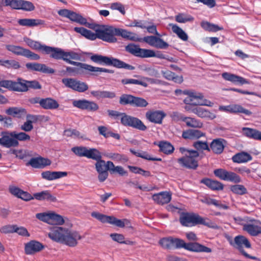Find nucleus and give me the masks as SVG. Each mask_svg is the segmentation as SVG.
I'll return each mask as SVG.
<instances>
[{
    "label": "nucleus",
    "instance_id": "f257e3e1",
    "mask_svg": "<svg viewBox=\"0 0 261 261\" xmlns=\"http://www.w3.org/2000/svg\"><path fill=\"white\" fill-rule=\"evenodd\" d=\"M48 236L55 242L71 247L76 246L79 241L82 239L81 234L77 231L63 227L50 228Z\"/></svg>",
    "mask_w": 261,
    "mask_h": 261
},
{
    "label": "nucleus",
    "instance_id": "f03ea898",
    "mask_svg": "<svg viewBox=\"0 0 261 261\" xmlns=\"http://www.w3.org/2000/svg\"><path fill=\"white\" fill-rule=\"evenodd\" d=\"M159 243L163 248L170 250L183 248L194 252H212L211 248L198 243L187 244L181 239L171 237L162 238L160 240Z\"/></svg>",
    "mask_w": 261,
    "mask_h": 261
},
{
    "label": "nucleus",
    "instance_id": "7ed1b4c3",
    "mask_svg": "<svg viewBox=\"0 0 261 261\" xmlns=\"http://www.w3.org/2000/svg\"><path fill=\"white\" fill-rule=\"evenodd\" d=\"M81 59V55L77 53H75L74 51H65L64 53V58L63 60L66 61V62L75 66H80L82 68H85V70L94 72H107V73H113V72L112 70L109 69L93 67L91 65L82 63L80 62H77L72 61L71 60H79Z\"/></svg>",
    "mask_w": 261,
    "mask_h": 261
},
{
    "label": "nucleus",
    "instance_id": "20e7f679",
    "mask_svg": "<svg viewBox=\"0 0 261 261\" xmlns=\"http://www.w3.org/2000/svg\"><path fill=\"white\" fill-rule=\"evenodd\" d=\"M179 151L184 155L177 160V162L181 167L189 169H196L198 167L199 154L197 151L188 150L184 147L179 148Z\"/></svg>",
    "mask_w": 261,
    "mask_h": 261
},
{
    "label": "nucleus",
    "instance_id": "39448f33",
    "mask_svg": "<svg viewBox=\"0 0 261 261\" xmlns=\"http://www.w3.org/2000/svg\"><path fill=\"white\" fill-rule=\"evenodd\" d=\"M125 50L131 54L138 57L145 58L156 57L165 59V55L160 51L155 52L153 50L141 48L139 46L130 44L125 47Z\"/></svg>",
    "mask_w": 261,
    "mask_h": 261
},
{
    "label": "nucleus",
    "instance_id": "423d86ee",
    "mask_svg": "<svg viewBox=\"0 0 261 261\" xmlns=\"http://www.w3.org/2000/svg\"><path fill=\"white\" fill-rule=\"evenodd\" d=\"M90 58L91 60L95 63H103L107 65H112L117 68H123L131 70L135 69L134 66L113 57L95 55L92 56Z\"/></svg>",
    "mask_w": 261,
    "mask_h": 261
},
{
    "label": "nucleus",
    "instance_id": "0eeeda50",
    "mask_svg": "<svg viewBox=\"0 0 261 261\" xmlns=\"http://www.w3.org/2000/svg\"><path fill=\"white\" fill-rule=\"evenodd\" d=\"M97 33V38L110 43L117 41L116 28L112 26L102 25L95 30Z\"/></svg>",
    "mask_w": 261,
    "mask_h": 261
},
{
    "label": "nucleus",
    "instance_id": "6e6552de",
    "mask_svg": "<svg viewBox=\"0 0 261 261\" xmlns=\"http://www.w3.org/2000/svg\"><path fill=\"white\" fill-rule=\"evenodd\" d=\"M5 46L7 50L11 52L14 55L22 56L32 60H38L40 59V56L20 46L14 45L13 44H7Z\"/></svg>",
    "mask_w": 261,
    "mask_h": 261
},
{
    "label": "nucleus",
    "instance_id": "1a4fd4ad",
    "mask_svg": "<svg viewBox=\"0 0 261 261\" xmlns=\"http://www.w3.org/2000/svg\"><path fill=\"white\" fill-rule=\"evenodd\" d=\"M0 145L6 148L17 147L19 142L15 139L14 131H3L1 133Z\"/></svg>",
    "mask_w": 261,
    "mask_h": 261
},
{
    "label": "nucleus",
    "instance_id": "9d476101",
    "mask_svg": "<svg viewBox=\"0 0 261 261\" xmlns=\"http://www.w3.org/2000/svg\"><path fill=\"white\" fill-rule=\"evenodd\" d=\"M231 244L236 248L239 249L242 253L246 257L251 258L252 259H256V257L255 256H252L244 251L243 247H245L247 248L251 247V244L249 242L248 240L243 236H238L234 238V242L231 243Z\"/></svg>",
    "mask_w": 261,
    "mask_h": 261
},
{
    "label": "nucleus",
    "instance_id": "9b49d317",
    "mask_svg": "<svg viewBox=\"0 0 261 261\" xmlns=\"http://www.w3.org/2000/svg\"><path fill=\"white\" fill-rule=\"evenodd\" d=\"M62 82L66 87L79 92H84L88 89V85L86 83L74 79H63Z\"/></svg>",
    "mask_w": 261,
    "mask_h": 261
},
{
    "label": "nucleus",
    "instance_id": "f8f14e48",
    "mask_svg": "<svg viewBox=\"0 0 261 261\" xmlns=\"http://www.w3.org/2000/svg\"><path fill=\"white\" fill-rule=\"evenodd\" d=\"M121 122L125 126H129L141 130H145L146 126L139 119L131 117L123 113L121 117Z\"/></svg>",
    "mask_w": 261,
    "mask_h": 261
},
{
    "label": "nucleus",
    "instance_id": "ddd939ff",
    "mask_svg": "<svg viewBox=\"0 0 261 261\" xmlns=\"http://www.w3.org/2000/svg\"><path fill=\"white\" fill-rule=\"evenodd\" d=\"M243 230L252 236L261 234V222L256 220L251 219L243 225Z\"/></svg>",
    "mask_w": 261,
    "mask_h": 261
},
{
    "label": "nucleus",
    "instance_id": "4468645a",
    "mask_svg": "<svg viewBox=\"0 0 261 261\" xmlns=\"http://www.w3.org/2000/svg\"><path fill=\"white\" fill-rule=\"evenodd\" d=\"M219 110L230 113H243L247 116L252 114V112L243 108L241 105L238 104L230 105L228 106H220Z\"/></svg>",
    "mask_w": 261,
    "mask_h": 261
},
{
    "label": "nucleus",
    "instance_id": "2eb2a0df",
    "mask_svg": "<svg viewBox=\"0 0 261 261\" xmlns=\"http://www.w3.org/2000/svg\"><path fill=\"white\" fill-rule=\"evenodd\" d=\"M72 104L75 107L91 112L96 111L99 109L98 105L95 102L86 99L74 100Z\"/></svg>",
    "mask_w": 261,
    "mask_h": 261
},
{
    "label": "nucleus",
    "instance_id": "dca6fc26",
    "mask_svg": "<svg viewBox=\"0 0 261 261\" xmlns=\"http://www.w3.org/2000/svg\"><path fill=\"white\" fill-rule=\"evenodd\" d=\"M146 118L150 122L156 124H161L166 114L161 110H152L146 113Z\"/></svg>",
    "mask_w": 261,
    "mask_h": 261
},
{
    "label": "nucleus",
    "instance_id": "f3484780",
    "mask_svg": "<svg viewBox=\"0 0 261 261\" xmlns=\"http://www.w3.org/2000/svg\"><path fill=\"white\" fill-rule=\"evenodd\" d=\"M143 40L150 46L157 48L166 49L169 46L168 44L162 39L153 36L145 37Z\"/></svg>",
    "mask_w": 261,
    "mask_h": 261
},
{
    "label": "nucleus",
    "instance_id": "a211bd4d",
    "mask_svg": "<svg viewBox=\"0 0 261 261\" xmlns=\"http://www.w3.org/2000/svg\"><path fill=\"white\" fill-rule=\"evenodd\" d=\"M51 163V161L47 158L38 156L31 159L29 162L27 163V165H30L35 168L41 169L50 165Z\"/></svg>",
    "mask_w": 261,
    "mask_h": 261
},
{
    "label": "nucleus",
    "instance_id": "6ab92c4d",
    "mask_svg": "<svg viewBox=\"0 0 261 261\" xmlns=\"http://www.w3.org/2000/svg\"><path fill=\"white\" fill-rule=\"evenodd\" d=\"M27 68L32 71L42 72L44 73H54L55 70L47 67L43 64L38 63H28L25 65Z\"/></svg>",
    "mask_w": 261,
    "mask_h": 261
},
{
    "label": "nucleus",
    "instance_id": "aec40b11",
    "mask_svg": "<svg viewBox=\"0 0 261 261\" xmlns=\"http://www.w3.org/2000/svg\"><path fill=\"white\" fill-rule=\"evenodd\" d=\"M43 248L44 246L41 243L36 241H31L25 244L24 251L25 254L32 255L40 251Z\"/></svg>",
    "mask_w": 261,
    "mask_h": 261
},
{
    "label": "nucleus",
    "instance_id": "412c9836",
    "mask_svg": "<svg viewBox=\"0 0 261 261\" xmlns=\"http://www.w3.org/2000/svg\"><path fill=\"white\" fill-rule=\"evenodd\" d=\"M222 77L226 81H229L236 84H249L250 83L244 77L229 72H224L222 74Z\"/></svg>",
    "mask_w": 261,
    "mask_h": 261
},
{
    "label": "nucleus",
    "instance_id": "4be33fe9",
    "mask_svg": "<svg viewBox=\"0 0 261 261\" xmlns=\"http://www.w3.org/2000/svg\"><path fill=\"white\" fill-rule=\"evenodd\" d=\"M196 214L184 213L180 217L181 224L185 226H192L196 225Z\"/></svg>",
    "mask_w": 261,
    "mask_h": 261
},
{
    "label": "nucleus",
    "instance_id": "5701e85b",
    "mask_svg": "<svg viewBox=\"0 0 261 261\" xmlns=\"http://www.w3.org/2000/svg\"><path fill=\"white\" fill-rule=\"evenodd\" d=\"M64 53V50L60 48L50 47L48 46L44 47V53L49 55L50 57L57 60H63Z\"/></svg>",
    "mask_w": 261,
    "mask_h": 261
},
{
    "label": "nucleus",
    "instance_id": "b1692460",
    "mask_svg": "<svg viewBox=\"0 0 261 261\" xmlns=\"http://www.w3.org/2000/svg\"><path fill=\"white\" fill-rule=\"evenodd\" d=\"M9 191L10 193L14 196L24 200L28 201L33 199L31 195L27 192L22 191L17 187L10 186L9 188Z\"/></svg>",
    "mask_w": 261,
    "mask_h": 261
},
{
    "label": "nucleus",
    "instance_id": "393cba45",
    "mask_svg": "<svg viewBox=\"0 0 261 261\" xmlns=\"http://www.w3.org/2000/svg\"><path fill=\"white\" fill-rule=\"evenodd\" d=\"M171 193L164 191L152 195L153 200L158 204H164L169 203L171 199Z\"/></svg>",
    "mask_w": 261,
    "mask_h": 261
},
{
    "label": "nucleus",
    "instance_id": "a878e982",
    "mask_svg": "<svg viewBox=\"0 0 261 261\" xmlns=\"http://www.w3.org/2000/svg\"><path fill=\"white\" fill-rule=\"evenodd\" d=\"M20 92H26L29 88L40 89L41 88V85L37 81H26L20 78Z\"/></svg>",
    "mask_w": 261,
    "mask_h": 261
},
{
    "label": "nucleus",
    "instance_id": "bb28decb",
    "mask_svg": "<svg viewBox=\"0 0 261 261\" xmlns=\"http://www.w3.org/2000/svg\"><path fill=\"white\" fill-rule=\"evenodd\" d=\"M20 78H18L16 81L12 80L0 81V87L7 88L9 90L20 92Z\"/></svg>",
    "mask_w": 261,
    "mask_h": 261
},
{
    "label": "nucleus",
    "instance_id": "cd10ccee",
    "mask_svg": "<svg viewBox=\"0 0 261 261\" xmlns=\"http://www.w3.org/2000/svg\"><path fill=\"white\" fill-rule=\"evenodd\" d=\"M194 114L198 117L212 120L217 117L216 115L210 110L202 107H198L194 111Z\"/></svg>",
    "mask_w": 261,
    "mask_h": 261
},
{
    "label": "nucleus",
    "instance_id": "c85d7f7f",
    "mask_svg": "<svg viewBox=\"0 0 261 261\" xmlns=\"http://www.w3.org/2000/svg\"><path fill=\"white\" fill-rule=\"evenodd\" d=\"M179 119L185 122L187 126L193 128H201L203 126V123L198 119L195 118L185 117L179 114Z\"/></svg>",
    "mask_w": 261,
    "mask_h": 261
},
{
    "label": "nucleus",
    "instance_id": "c756f323",
    "mask_svg": "<svg viewBox=\"0 0 261 261\" xmlns=\"http://www.w3.org/2000/svg\"><path fill=\"white\" fill-rule=\"evenodd\" d=\"M67 173L62 171H46L41 173L42 177L48 180H55L63 177L66 176Z\"/></svg>",
    "mask_w": 261,
    "mask_h": 261
},
{
    "label": "nucleus",
    "instance_id": "7c9ffc66",
    "mask_svg": "<svg viewBox=\"0 0 261 261\" xmlns=\"http://www.w3.org/2000/svg\"><path fill=\"white\" fill-rule=\"evenodd\" d=\"M243 134L246 137L256 140L261 141V132L249 127H243Z\"/></svg>",
    "mask_w": 261,
    "mask_h": 261
},
{
    "label": "nucleus",
    "instance_id": "2f4dec72",
    "mask_svg": "<svg viewBox=\"0 0 261 261\" xmlns=\"http://www.w3.org/2000/svg\"><path fill=\"white\" fill-rule=\"evenodd\" d=\"M32 197L33 199L35 198L38 200H47L51 202H55L57 200L56 198L52 195L48 191L34 193Z\"/></svg>",
    "mask_w": 261,
    "mask_h": 261
},
{
    "label": "nucleus",
    "instance_id": "473e14b6",
    "mask_svg": "<svg viewBox=\"0 0 261 261\" xmlns=\"http://www.w3.org/2000/svg\"><path fill=\"white\" fill-rule=\"evenodd\" d=\"M18 23L21 26L33 27L44 24V21L39 19H20L17 21Z\"/></svg>",
    "mask_w": 261,
    "mask_h": 261
},
{
    "label": "nucleus",
    "instance_id": "72a5a7b5",
    "mask_svg": "<svg viewBox=\"0 0 261 261\" xmlns=\"http://www.w3.org/2000/svg\"><path fill=\"white\" fill-rule=\"evenodd\" d=\"M204 135V133L197 129H188L182 132V137L186 139H197Z\"/></svg>",
    "mask_w": 261,
    "mask_h": 261
},
{
    "label": "nucleus",
    "instance_id": "f704fd0d",
    "mask_svg": "<svg viewBox=\"0 0 261 261\" xmlns=\"http://www.w3.org/2000/svg\"><path fill=\"white\" fill-rule=\"evenodd\" d=\"M116 36H120L124 38L133 41H140V39L138 38L136 34L122 29L116 28Z\"/></svg>",
    "mask_w": 261,
    "mask_h": 261
},
{
    "label": "nucleus",
    "instance_id": "c9c22d12",
    "mask_svg": "<svg viewBox=\"0 0 261 261\" xmlns=\"http://www.w3.org/2000/svg\"><path fill=\"white\" fill-rule=\"evenodd\" d=\"M59 106L58 102L51 98H43L41 102V107L44 109L53 110L57 109Z\"/></svg>",
    "mask_w": 261,
    "mask_h": 261
},
{
    "label": "nucleus",
    "instance_id": "e433bc0d",
    "mask_svg": "<svg viewBox=\"0 0 261 261\" xmlns=\"http://www.w3.org/2000/svg\"><path fill=\"white\" fill-rule=\"evenodd\" d=\"M74 30L84 36L87 39L94 40L97 38V33H94L83 27H75Z\"/></svg>",
    "mask_w": 261,
    "mask_h": 261
},
{
    "label": "nucleus",
    "instance_id": "4c0bfd02",
    "mask_svg": "<svg viewBox=\"0 0 261 261\" xmlns=\"http://www.w3.org/2000/svg\"><path fill=\"white\" fill-rule=\"evenodd\" d=\"M232 160L234 163H243L251 161L252 157L247 152H241L233 155Z\"/></svg>",
    "mask_w": 261,
    "mask_h": 261
},
{
    "label": "nucleus",
    "instance_id": "58836bf2",
    "mask_svg": "<svg viewBox=\"0 0 261 261\" xmlns=\"http://www.w3.org/2000/svg\"><path fill=\"white\" fill-rule=\"evenodd\" d=\"M6 112L8 115L18 118L22 117L27 114L24 109L17 107L10 108L6 110Z\"/></svg>",
    "mask_w": 261,
    "mask_h": 261
},
{
    "label": "nucleus",
    "instance_id": "ea45409f",
    "mask_svg": "<svg viewBox=\"0 0 261 261\" xmlns=\"http://www.w3.org/2000/svg\"><path fill=\"white\" fill-rule=\"evenodd\" d=\"M223 142V140L221 139H215L212 142L210 147L214 153L220 154L222 152L224 147Z\"/></svg>",
    "mask_w": 261,
    "mask_h": 261
},
{
    "label": "nucleus",
    "instance_id": "a19ab883",
    "mask_svg": "<svg viewBox=\"0 0 261 261\" xmlns=\"http://www.w3.org/2000/svg\"><path fill=\"white\" fill-rule=\"evenodd\" d=\"M201 182L213 190H220L223 189V185L221 182L208 178L203 179Z\"/></svg>",
    "mask_w": 261,
    "mask_h": 261
},
{
    "label": "nucleus",
    "instance_id": "79ce46f5",
    "mask_svg": "<svg viewBox=\"0 0 261 261\" xmlns=\"http://www.w3.org/2000/svg\"><path fill=\"white\" fill-rule=\"evenodd\" d=\"M169 25L171 27L172 31L177 35L178 38L185 41L188 40V36L181 28L176 24L172 23L169 24Z\"/></svg>",
    "mask_w": 261,
    "mask_h": 261
},
{
    "label": "nucleus",
    "instance_id": "37998d69",
    "mask_svg": "<svg viewBox=\"0 0 261 261\" xmlns=\"http://www.w3.org/2000/svg\"><path fill=\"white\" fill-rule=\"evenodd\" d=\"M68 19L81 25H86L87 23V20L86 18L84 17L80 14L72 11L70 12Z\"/></svg>",
    "mask_w": 261,
    "mask_h": 261
},
{
    "label": "nucleus",
    "instance_id": "c03bdc74",
    "mask_svg": "<svg viewBox=\"0 0 261 261\" xmlns=\"http://www.w3.org/2000/svg\"><path fill=\"white\" fill-rule=\"evenodd\" d=\"M24 41L32 49L41 50L44 53V47H46V45H42L39 42L33 40L28 38H24Z\"/></svg>",
    "mask_w": 261,
    "mask_h": 261
},
{
    "label": "nucleus",
    "instance_id": "a18cd8bd",
    "mask_svg": "<svg viewBox=\"0 0 261 261\" xmlns=\"http://www.w3.org/2000/svg\"><path fill=\"white\" fill-rule=\"evenodd\" d=\"M0 66L8 69L13 68L15 69H18L20 67L19 62L15 60H0Z\"/></svg>",
    "mask_w": 261,
    "mask_h": 261
},
{
    "label": "nucleus",
    "instance_id": "49530a36",
    "mask_svg": "<svg viewBox=\"0 0 261 261\" xmlns=\"http://www.w3.org/2000/svg\"><path fill=\"white\" fill-rule=\"evenodd\" d=\"M164 77L168 80H172L177 83H181L183 81L181 76H175L174 73L169 70L162 71Z\"/></svg>",
    "mask_w": 261,
    "mask_h": 261
},
{
    "label": "nucleus",
    "instance_id": "de8ad7c7",
    "mask_svg": "<svg viewBox=\"0 0 261 261\" xmlns=\"http://www.w3.org/2000/svg\"><path fill=\"white\" fill-rule=\"evenodd\" d=\"M202 224L210 228H216L217 225L207 218H203L197 214L196 219V225Z\"/></svg>",
    "mask_w": 261,
    "mask_h": 261
},
{
    "label": "nucleus",
    "instance_id": "09e8293b",
    "mask_svg": "<svg viewBox=\"0 0 261 261\" xmlns=\"http://www.w3.org/2000/svg\"><path fill=\"white\" fill-rule=\"evenodd\" d=\"M86 158L97 161L102 158L101 154L97 149L92 148L88 149Z\"/></svg>",
    "mask_w": 261,
    "mask_h": 261
},
{
    "label": "nucleus",
    "instance_id": "8fccbe9b",
    "mask_svg": "<svg viewBox=\"0 0 261 261\" xmlns=\"http://www.w3.org/2000/svg\"><path fill=\"white\" fill-rule=\"evenodd\" d=\"M65 221L62 216L55 213H51L49 224L61 225Z\"/></svg>",
    "mask_w": 261,
    "mask_h": 261
},
{
    "label": "nucleus",
    "instance_id": "3c124183",
    "mask_svg": "<svg viewBox=\"0 0 261 261\" xmlns=\"http://www.w3.org/2000/svg\"><path fill=\"white\" fill-rule=\"evenodd\" d=\"M160 150L165 154L171 153L174 150L173 146L167 142H161L159 144Z\"/></svg>",
    "mask_w": 261,
    "mask_h": 261
},
{
    "label": "nucleus",
    "instance_id": "603ef678",
    "mask_svg": "<svg viewBox=\"0 0 261 261\" xmlns=\"http://www.w3.org/2000/svg\"><path fill=\"white\" fill-rule=\"evenodd\" d=\"M201 26L205 30L210 32H217L222 30V28L219 27L217 25L211 23L207 21L201 22Z\"/></svg>",
    "mask_w": 261,
    "mask_h": 261
},
{
    "label": "nucleus",
    "instance_id": "864d4df0",
    "mask_svg": "<svg viewBox=\"0 0 261 261\" xmlns=\"http://www.w3.org/2000/svg\"><path fill=\"white\" fill-rule=\"evenodd\" d=\"M175 20L179 23H186L194 20V18L190 15L186 13H179L176 15Z\"/></svg>",
    "mask_w": 261,
    "mask_h": 261
},
{
    "label": "nucleus",
    "instance_id": "5fc2aeb1",
    "mask_svg": "<svg viewBox=\"0 0 261 261\" xmlns=\"http://www.w3.org/2000/svg\"><path fill=\"white\" fill-rule=\"evenodd\" d=\"M103 155L112 160H113L114 161H126L127 160V158L120 154L117 153H112V152H109V153H105Z\"/></svg>",
    "mask_w": 261,
    "mask_h": 261
},
{
    "label": "nucleus",
    "instance_id": "6e6d98bb",
    "mask_svg": "<svg viewBox=\"0 0 261 261\" xmlns=\"http://www.w3.org/2000/svg\"><path fill=\"white\" fill-rule=\"evenodd\" d=\"M21 0H2L5 6H10L13 9H20Z\"/></svg>",
    "mask_w": 261,
    "mask_h": 261
},
{
    "label": "nucleus",
    "instance_id": "4d7b16f0",
    "mask_svg": "<svg viewBox=\"0 0 261 261\" xmlns=\"http://www.w3.org/2000/svg\"><path fill=\"white\" fill-rule=\"evenodd\" d=\"M88 148L83 146H76L71 148V151L76 155L86 157Z\"/></svg>",
    "mask_w": 261,
    "mask_h": 261
},
{
    "label": "nucleus",
    "instance_id": "13d9d810",
    "mask_svg": "<svg viewBox=\"0 0 261 261\" xmlns=\"http://www.w3.org/2000/svg\"><path fill=\"white\" fill-rule=\"evenodd\" d=\"M20 9L26 11H32L35 9V6L31 2L21 0Z\"/></svg>",
    "mask_w": 261,
    "mask_h": 261
},
{
    "label": "nucleus",
    "instance_id": "bf43d9fd",
    "mask_svg": "<svg viewBox=\"0 0 261 261\" xmlns=\"http://www.w3.org/2000/svg\"><path fill=\"white\" fill-rule=\"evenodd\" d=\"M121 83L123 85L135 84L143 86L144 87H147V84L141 81H139L133 79H124L121 80Z\"/></svg>",
    "mask_w": 261,
    "mask_h": 261
},
{
    "label": "nucleus",
    "instance_id": "052dcab7",
    "mask_svg": "<svg viewBox=\"0 0 261 261\" xmlns=\"http://www.w3.org/2000/svg\"><path fill=\"white\" fill-rule=\"evenodd\" d=\"M91 216L102 223H109L111 217V216H106L95 212L91 213Z\"/></svg>",
    "mask_w": 261,
    "mask_h": 261
},
{
    "label": "nucleus",
    "instance_id": "680f3d73",
    "mask_svg": "<svg viewBox=\"0 0 261 261\" xmlns=\"http://www.w3.org/2000/svg\"><path fill=\"white\" fill-rule=\"evenodd\" d=\"M231 191L237 194L243 195L247 193V190L245 187L241 185H236L231 187Z\"/></svg>",
    "mask_w": 261,
    "mask_h": 261
},
{
    "label": "nucleus",
    "instance_id": "e2e57ef3",
    "mask_svg": "<svg viewBox=\"0 0 261 261\" xmlns=\"http://www.w3.org/2000/svg\"><path fill=\"white\" fill-rule=\"evenodd\" d=\"M127 222L128 221L127 220L124 219L122 220L120 219H118L114 217L111 216L109 223L113 225H115L119 227H124L126 222Z\"/></svg>",
    "mask_w": 261,
    "mask_h": 261
},
{
    "label": "nucleus",
    "instance_id": "0e129e2a",
    "mask_svg": "<svg viewBox=\"0 0 261 261\" xmlns=\"http://www.w3.org/2000/svg\"><path fill=\"white\" fill-rule=\"evenodd\" d=\"M15 139L17 142L19 141H25L30 140V136L24 132L18 133L16 131H14Z\"/></svg>",
    "mask_w": 261,
    "mask_h": 261
},
{
    "label": "nucleus",
    "instance_id": "69168bd1",
    "mask_svg": "<svg viewBox=\"0 0 261 261\" xmlns=\"http://www.w3.org/2000/svg\"><path fill=\"white\" fill-rule=\"evenodd\" d=\"M134 96L131 95L123 94L120 97L119 103L121 105L129 104L132 105Z\"/></svg>",
    "mask_w": 261,
    "mask_h": 261
},
{
    "label": "nucleus",
    "instance_id": "338daca9",
    "mask_svg": "<svg viewBox=\"0 0 261 261\" xmlns=\"http://www.w3.org/2000/svg\"><path fill=\"white\" fill-rule=\"evenodd\" d=\"M132 105L138 107H145L148 105V102L144 98L134 96Z\"/></svg>",
    "mask_w": 261,
    "mask_h": 261
},
{
    "label": "nucleus",
    "instance_id": "774afa93",
    "mask_svg": "<svg viewBox=\"0 0 261 261\" xmlns=\"http://www.w3.org/2000/svg\"><path fill=\"white\" fill-rule=\"evenodd\" d=\"M225 180L230 181L237 183L241 181V178L235 173L227 171Z\"/></svg>",
    "mask_w": 261,
    "mask_h": 261
}]
</instances>
